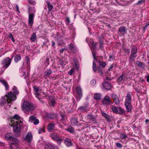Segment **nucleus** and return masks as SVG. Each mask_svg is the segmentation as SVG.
I'll use <instances>...</instances> for the list:
<instances>
[{"mask_svg":"<svg viewBox=\"0 0 149 149\" xmlns=\"http://www.w3.org/2000/svg\"><path fill=\"white\" fill-rule=\"evenodd\" d=\"M147 81L148 82H149V75H148L147 76Z\"/></svg>","mask_w":149,"mask_h":149,"instance_id":"obj_63","label":"nucleus"},{"mask_svg":"<svg viewBox=\"0 0 149 149\" xmlns=\"http://www.w3.org/2000/svg\"><path fill=\"white\" fill-rule=\"evenodd\" d=\"M96 83V81L95 79L92 80V81H91V84L94 85Z\"/></svg>","mask_w":149,"mask_h":149,"instance_id":"obj_54","label":"nucleus"},{"mask_svg":"<svg viewBox=\"0 0 149 149\" xmlns=\"http://www.w3.org/2000/svg\"><path fill=\"white\" fill-rule=\"evenodd\" d=\"M99 65L103 68H104L107 64L105 62H102L101 60H99L98 61Z\"/></svg>","mask_w":149,"mask_h":149,"instance_id":"obj_33","label":"nucleus"},{"mask_svg":"<svg viewBox=\"0 0 149 149\" xmlns=\"http://www.w3.org/2000/svg\"><path fill=\"white\" fill-rule=\"evenodd\" d=\"M125 75L122 74L121 76L119 77L117 80V82L119 83L125 79Z\"/></svg>","mask_w":149,"mask_h":149,"instance_id":"obj_28","label":"nucleus"},{"mask_svg":"<svg viewBox=\"0 0 149 149\" xmlns=\"http://www.w3.org/2000/svg\"><path fill=\"white\" fill-rule=\"evenodd\" d=\"M132 93H131L128 92L127 94L125 97V103H131L132 100Z\"/></svg>","mask_w":149,"mask_h":149,"instance_id":"obj_12","label":"nucleus"},{"mask_svg":"<svg viewBox=\"0 0 149 149\" xmlns=\"http://www.w3.org/2000/svg\"><path fill=\"white\" fill-rule=\"evenodd\" d=\"M79 97H77V101H79L80 100V98L81 97H79Z\"/></svg>","mask_w":149,"mask_h":149,"instance_id":"obj_64","label":"nucleus"},{"mask_svg":"<svg viewBox=\"0 0 149 149\" xmlns=\"http://www.w3.org/2000/svg\"><path fill=\"white\" fill-rule=\"evenodd\" d=\"M36 38V34L35 33H33L32 34V36L31 38V40L32 42H35Z\"/></svg>","mask_w":149,"mask_h":149,"instance_id":"obj_37","label":"nucleus"},{"mask_svg":"<svg viewBox=\"0 0 149 149\" xmlns=\"http://www.w3.org/2000/svg\"><path fill=\"white\" fill-rule=\"evenodd\" d=\"M12 59L8 57L4 59L1 63L3 68H7L10 64Z\"/></svg>","mask_w":149,"mask_h":149,"instance_id":"obj_8","label":"nucleus"},{"mask_svg":"<svg viewBox=\"0 0 149 149\" xmlns=\"http://www.w3.org/2000/svg\"><path fill=\"white\" fill-rule=\"evenodd\" d=\"M126 28L124 26H121L119 29L118 33H127Z\"/></svg>","mask_w":149,"mask_h":149,"instance_id":"obj_18","label":"nucleus"},{"mask_svg":"<svg viewBox=\"0 0 149 149\" xmlns=\"http://www.w3.org/2000/svg\"><path fill=\"white\" fill-rule=\"evenodd\" d=\"M91 47L94 49H96L95 43H94V42H93L92 41L91 43Z\"/></svg>","mask_w":149,"mask_h":149,"instance_id":"obj_49","label":"nucleus"},{"mask_svg":"<svg viewBox=\"0 0 149 149\" xmlns=\"http://www.w3.org/2000/svg\"><path fill=\"white\" fill-rule=\"evenodd\" d=\"M66 130L71 133H72L74 131V128L71 126H69L67 129H66Z\"/></svg>","mask_w":149,"mask_h":149,"instance_id":"obj_39","label":"nucleus"},{"mask_svg":"<svg viewBox=\"0 0 149 149\" xmlns=\"http://www.w3.org/2000/svg\"><path fill=\"white\" fill-rule=\"evenodd\" d=\"M57 115L56 113L50 114L49 117L51 119H55L57 118Z\"/></svg>","mask_w":149,"mask_h":149,"instance_id":"obj_36","label":"nucleus"},{"mask_svg":"<svg viewBox=\"0 0 149 149\" xmlns=\"http://www.w3.org/2000/svg\"><path fill=\"white\" fill-rule=\"evenodd\" d=\"M124 105L127 112H129L131 111L132 106L131 103H124Z\"/></svg>","mask_w":149,"mask_h":149,"instance_id":"obj_20","label":"nucleus"},{"mask_svg":"<svg viewBox=\"0 0 149 149\" xmlns=\"http://www.w3.org/2000/svg\"><path fill=\"white\" fill-rule=\"evenodd\" d=\"M103 87L105 89L110 90L111 88V84L109 82H104L102 83Z\"/></svg>","mask_w":149,"mask_h":149,"instance_id":"obj_16","label":"nucleus"},{"mask_svg":"<svg viewBox=\"0 0 149 149\" xmlns=\"http://www.w3.org/2000/svg\"><path fill=\"white\" fill-rule=\"evenodd\" d=\"M94 97L96 100H100L101 99V95L99 93H96L94 95Z\"/></svg>","mask_w":149,"mask_h":149,"instance_id":"obj_38","label":"nucleus"},{"mask_svg":"<svg viewBox=\"0 0 149 149\" xmlns=\"http://www.w3.org/2000/svg\"><path fill=\"white\" fill-rule=\"evenodd\" d=\"M76 92L78 93L79 96V97H81L82 95V93L81 87L79 86H77L76 88Z\"/></svg>","mask_w":149,"mask_h":149,"instance_id":"obj_23","label":"nucleus"},{"mask_svg":"<svg viewBox=\"0 0 149 149\" xmlns=\"http://www.w3.org/2000/svg\"><path fill=\"white\" fill-rule=\"evenodd\" d=\"M55 125L53 123H50L47 125V130L49 132L54 130Z\"/></svg>","mask_w":149,"mask_h":149,"instance_id":"obj_17","label":"nucleus"},{"mask_svg":"<svg viewBox=\"0 0 149 149\" xmlns=\"http://www.w3.org/2000/svg\"><path fill=\"white\" fill-rule=\"evenodd\" d=\"M75 64V66L77 68V69H78V68L79 67V64L77 63H74Z\"/></svg>","mask_w":149,"mask_h":149,"instance_id":"obj_60","label":"nucleus"},{"mask_svg":"<svg viewBox=\"0 0 149 149\" xmlns=\"http://www.w3.org/2000/svg\"><path fill=\"white\" fill-rule=\"evenodd\" d=\"M9 38H11L12 39H13V36H12V34L10 33L9 34Z\"/></svg>","mask_w":149,"mask_h":149,"instance_id":"obj_61","label":"nucleus"},{"mask_svg":"<svg viewBox=\"0 0 149 149\" xmlns=\"http://www.w3.org/2000/svg\"><path fill=\"white\" fill-rule=\"evenodd\" d=\"M5 96L7 102L8 103L12 101H14L16 99L15 95L13 93L10 92L8 94L6 95Z\"/></svg>","mask_w":149,"mask_h":149,"instance_id":"obj_6","label":"nucleus"},{"mask_svg":"<svg viewBox=\"0 0 149 149\" xmlns=\"http://www.w3.org/2000/svg\"><path fill=\"white\" fill-rule=\"evenodd\" d=\"M118 112L120 114H122L125 113L124 110L121 107L118 108Z\"/></svg>","mask_w":149,"mask_h":149,"instance_id":"obj_34","label":"nucleus"},{"mask_svg":"<svg viewBox=\"0 0 149 149\" xmlns=\"http://www.w3.org/2000/svg\"><path fill=\"white\" fill-rule=\"evenodd\" d=\"M116 145L119 148H121L122 147L121 144L120 143H116Z\"/></svg>","mask_w":149,"mask_h":149,"instance_id":"obj_52","label":"nucleus"},{"mask_svg":"<svg viewBox=\"0 0 149 149\" xmlns=\"http://www.w3.org/2000/svg\"><path fill=\"white\" fill-rule=\"evenodd\" d=\"M92 54H93V58L94 59V60H95L96 61H98V59H97V60L95 59V53L94 52H92Z\"/></svg>","mask_w":149,"mask_h":149,"instance_id":"obj_57","label":"nucleus"},{"mask_svg":"<svg viewBox=\"0 0 149 149\" xmlns=\"http://www.w3.org/2000/svg\"><path fill=\"white\" fill-rule=\"evenodd\" d=\"M100 48L102 49V48H103V44L101 42L100 44Z\"/></svg>","mask_w":149,"mask_h":149,"instance_id":"obj_58","label":"nucleus"},{"mask_svg":"<svg viewBox=\"0 0 149 149\" xmlns=\"http://www.w3.org/2000/svg\"><path fill=\"white\" fill-rule=\"evenodd\" d=\"M78 121L76 118H73L71 120V123L72 125L75 126L77 125Z\"/></svg>","mask_w":149,"mask_h":149,"instance_id":"obj_24","label":"nucleus"},{"mask_svg":"<svg viewBox=\"0 0 149 149\" xmlns=\"http://www.w3.org/2000/svg\"><path fill=\"white\" fill-rule=\"evenodd\" d=\"M45 149H58L56 146H52L50 144H48L45 146Z\"/></svg>","mask_w":149,"mask_h":149,"instance_id":"obj_22","label":"nucleus"},{"mask_svg":"<svg viewBox=\"0 0 149 149\" xmlns=\"http://www.w3.org/2000/svg\"><path fill=\"white\" fill-rule=\"evenodd\" d=\"M5 138L7 140L11 141V143H12L13 141L15 142H18L19 141V140L16 138L12 137L10 133L6 134Z\"/></svg>","mask_w":149,"mask_h":149,"instance_id":"obj_10","label":"nucleus"},{"mask_svg":"<svg viewBox=\"0 0 149 149\" xmlns=\"http://www.w3.org/2000/svg\"><path fill=\"white\" fill-rule=\"evenodd\" d=\"M35 12V10L34 8H30L29 9V13H32L31 14H29L28 24L29 25L32 26L34 21V13Z\"/></svg>","mask_w":149,"mask_h":149,"instance_id":"obj_4","label":"nucleus"},{"mask_svg":"<svg viewBox=\"0 0 149 149\" xmlns=\"http://www.w3.org/2000/svg\"><path fill=\"white\" fill-rule=\"evenodd\" d=\"M52 71L51 69H47L44 72V74L47 76H48L51 74Z\"/></svg>","mask_w":149,"mask_h":149,"instance_id":"obj_35","label":"nucleus"},{"mask_svg":"<svg viewBox=\"0 0 149 149\" xmlns=\"http://www.w3.org/2000/svg\"><path fill=\"white\" fill-rule=\"evenodd\" d=\"M19 119V116L15 114L10 118V121L9 123V125L13 127L14 132L18 134H20L21 130L20 125L22 123Z\"/></svg>","mask_w":149,"mask_h":149,"instance_id":"obj_1","label":"nucleus"},{"mask_svg":"<svg viewBox=\"0 0 149 149\" xmlns=\"http://www.w3.org/2000/svg\"><path fill=\"white\" fill-rule=\"evenodd\" d=\"M36 117L34 116H31L29 118V121L31 122H33L36 119Z\"/></svg>","mask_w":149,"mask_h":149,"instance_id":"obj_41","label":"nucleus"},{"mask_svg":"<svg viewBox=\"0 0 149 149\" xmlns=\"http://www.w3.org/2000/svg\"><path fill=\"white\" fill-rule=\"evenodd\" d=\"M102 103L106 105H109L112 103L110 97L107 95L105 96L103 98Z\"/></svg>","mask_w":149,"mask_h":149,"instance_id":"obj_9","label":"nucleus"},{"mask_svg":"<svg viewBox=\"0 0 149 149\" xmlns=\"http://www.w3.org/2000/svg\"><path fill=\"white\" fill-rule=\"evenodd\" d=\"M113 65H111L110 67L109 68V69H108V70H111L112 68H113Z\"/></svg>","mask_w":149,"mask_h":149,"instance_id":"obj_59","label":"nucleus"},{"mask_svg":"<svg viewBox=\"0 0 149 149\" xmlns=\"http://www.w3.org/2000/svg\"><path fill=\"white\" fill-rule=\"evenodd\" d=\"M39 120L38 119H36L33 122V124L35 125H37L39 123Z\"/></svg>","mask_w":149,"mask_h":149,"instance_id":"obj_48","label":"nucleus"},{"mask_svg":"<svg viewBox=\"0 0 149 149\" xmlns=\"http://www.w3.org/2000/svg\"><path fill=\"white\" fill-rule=\"evenodd\" d=\"M18 142H15L13 141L11 143V144L10 146V149H19L18 146Z\"/></svg>","mask_w":149,"mask_h":149,"instance_id":"obj_15","label":"nucleus"},{"mask_svg":"<svg viewBox=\"0 0 149 149\" xmlns=\"http://www.w3.org/2000/svg\"><path fill=\"white\" fill-rule=\"evenodd\" d=\"M21 57L19 54L16 55L14 57V60L16 62H17L21 60Z\"/></svg>","mask_w":149,"mask_h":149,"instance_id":"obj_25","label":"nucleus"},{"mask_svg":"<svg viewBox=\"0 0 149 149\" xmlns=\"http://www.w3.org/2000/svg\"><path fill=\"white\" fill-rule=\"evenodd\" d=\"M33 135L31 132L28 133L26 137L24 138V139L29 142H30L33 139Z\"/></svg>","mask_w":149,"mask_h":149,"instance_id":"obj_13","label":"nucleus"},{"mask_svg":"<svg viewBox=\"0 0 149 149\" xmlns=\"http://www.w3.org/2000/svg\"><path fill=\"white\" fill-rule=\"evenodd\" d=\"M145 2V0H141L139 1L136 3V5L143 4Z\"/></svg>","mask_w":149,"mask_h":149,"instance_id":"obj_45","label":"nucleus"},{"mask_svg":"<svg viewBox=\"0 0 149 149\" xmlns=\"http://www.w3.org/2000/svg\"><path fill=\"white\" fill-rule=\"evenodd\" d=\"M93 71L95 72L97 71V68H96V65L94 62H93Z\"/></svg>","mask_w":149,"mask_h":149,"instance_id":"obj_42","label":"nucleus"},{"mask_svg":"<svg viewBox=\"0 0 149 149\" xmlns=\"http://www.w3.org/2000/svg\"><path fill=\"white\" fill-rule=\"evenodd\" d=\"M45 128L44 127L40 128L39 129L38 133L39 134L42 133L43 132H45Z\"/></svg>","mask_w":149,"mask_h":149,"instance_id":"obj_43","label":"nucleus"},{"mask_svg":"<svg viewBox=\"0 0 149 149\" xmlns=\"http://www.w3.org/2000/svg\"><path fill=\"white\" fill-rule=\"evenodd\" d=\"M66 20L67 22L66 23L67 24H68L70 22V21L69 18L67 17L66 19Z\"/></svg>","mask_w":149,"mask_h":149,"instance_id":"obj_56","label":"nucleus"},{"mask_svg":"<svg viewBox=\"0 0 149 149\" xmlns=\"http://www.w3.org/2000/svg\"><path fill=\"white\" fill-rule=\"evenodd\" d=\"M49 98L51 102V105L54 107L56 104L55 100L51 96H49Z\"/></svg>","mask_w":149,"mask_h":149,"instance_id":"obj_29","label":"nucleus"},{"mask_svg":"<svg viewBox=\"0 0 149 149\" xmlns=\"http://www.w3.org/2000/svg\"><path fill=\"white\" fill-rule=\"evenodd\" d=\"M49 136L51 139L53 140L56 141L59 145L61 144L64 140V139L58 132L52 133L50 134Z\"/></svg>","mask_w":149,"mask_h":149,"instance_id":"obj_2","label":"nucleus"},{"mask_svg":"<svg viewBox=\"0 0 149 149\" xmlns=\"http://www.w3.org/2000/svg\"><path fill=\"white\" fill-rule=\"evenodd\" d=\"M0 82L2 83L5 86L6 90H7L9 88V86H8L7 82L4 80H0Z\"/></svg>","mask_w":149,"mask_h":149,"instance_id":"obj_26","label":"nucleus"},{"mask_svg":"<svg viewBox=\"0 0 149 149\" xmlns=\"http://www.w3.org/2000/svg\"><path fill=\"white\" fill-rule=\"evenodd\" d=\"M102 115L103 116H104L105 117L106 119H107L108 120H109V116L106 113H102Z\"/></svg>","mask_w":149,"mask_h":149,"instance_id":"obj_44","label":"nucleus"},{"mask_svg":"<svg viewBox=\"0 0 149 149\" xmlns=\"http://www.w3.org/2000/svg\"><path fill=\"white\" fill-rule=\"evenodd\" d=\"M110 107V109L114 113H116L118 112V109L112 105Z\"/></svg>","mask_w":149,"mask_h":149,"instance_id":"obj_40","label":"nucleus"},{"mask_svg":"<svg viewBox=\"0 0 149 149\" xmlns=\"http://www.w3.org/2000/svg\"><path fill=\"white\" fill-rule=\"evenodd\" d=\"M23 110H25L27 111H32L34 109L33 104L28 102L25 101L23 103Z\"/></svg>","mask_w":149,"mask_h":149,"instance_id":"obj_5","label":"nucleus"},{"mask_svg":"<svg viewBox=\"0 0 149 149\" xmlns=\"http://www.w3.org/2000/svg\"><path fill=\"white\" fill-rule=\"evenodd\" d=\"M96 117L95 116L92 115L91 114H88L87 116L88 119L89 120L91 121L93 123H96Z\"/></svg>","mask_w":149,"mask_h":149,"instance_id":"obj_14","label":"nucleus"},{"mask_svg":"<svg viewBox=\"0 0 149 149\" xmlns=\"http://www.w3.org/2000/svg\"><path fill=\"white\" fill-rule=\"evenodd\" d=\"M64 50H65V49L64 48H62L60 49V51L62 53L64 51Z\"/></svg>","mask_w":149,"mask_h":149,"instance_id":"obj_62","label":"nucleus"},{"mask_svg":"<svg viewBox=\"0 0 149 149\" xmlns=\"http://www.w3.org/2000/svg\"><path fill=\"white\" fill-rule=\"evenodd\" d=\"M137 47H134L132 48L130 56L129 59L132 61H134V59L137 56Z\"/></svg>","mask_w":149,"mask_h":149,"instance_id":"obj_7","label":"nucleus"},{"mask_svg":"<svg viewBox=\"0 0 149 149\" xmlns=\"http://www.w3.org/2000/svg\"><path fill=\"white\" fill-rule=\"evenodd\" d=\"M136 63L141 68H143V65L141 62L139 61H136Z\"/></svg>","mask_w":149,"mask_h":149,"instance_id":"obj_46","label":"nucleus"},{"mask_svg":"<svg viewBox=\"0 0 149 149\" xmlns=\"http://www.w3.org/2000/svg\"><path fill=\"white\" fill-rule=\"evenodd\" d=\"M69 49L74 52L77 51V49L76 47L72 44L71 43L69 45Z\"/></svg>","mask_w":149,"mask_h":149,"instance_id":"obj_21","label":"nucleus"},{"mask_svg":"<svg viewBox=\"0 0 149 149\" xmlns=\"http://www.w3.org/2000/svg\"><path fill=\"white\" fill-rule=\"evenodd\" d=\"M111 96L114 102L116 104L119 105L120 104V101L118 96L114 93L111 94Z\"/></svg>","mask_w":149,"mask_h":149,"instance_id":"obj_11","label":"nucleus"},{"mask_svg":"<svg viewBox=\"0 0 149 149\" xmlns=\"http://www.w3.org/2000/svg\"><path fill=\"white\" fill-rule=\"evenodd\" d=\"M59 63L62 65L63 66L65 65V62L62 60L59 61Z\"/></svg>","mask_w":149,"mask_h":149,"instance_id":"obj_53","label":"nucleus"},{"mask_svg":"<svg viewBox=\"0 0 149 149\" xmlns=\"http://www.w3.org/2000/svg\"><path fill=\"white\" fill-rule=\"evenodd\" d=\"M29 2L31 4L35 5L36 4V2L32 0H29Z\"/></svg>","mask_w":149,"mask_h":149,"instance_id":"obj_50","label":"nucleus"},{"mask_svg":"<svg viewBox=\"0 0 149 149\" xmlns=\"http://www.w3.org/2000/svg\"><path fill=\"white\" fill-rule=\"evenodd\" d=\"M47 3V7L48 9V10L50 11L52 9H53V6L48 1H46Z\"/></svg>","mask_w":149,"mask_h":149,"instance_id":"obj_30","label":"nucleus"},{"mask_svg":"<svg viewBox=\"0 0 149 149\" xmlns=\"http://www.w3.org/2000/svg\"><path fill=\"white\" fill-rule=\"evenodd\" d=\"M64 143L68 147H70L72 146V144L71 140L68 138H66L65 139Z\"/></svg>","mask_w":149,"mask_h":149,"instance_id":"obj_19","label":"nucleus"},{"mask_svg":"<svg viewBox=\"0 0 149 149\" xmlns=\"http://www.w3.org/2000/svg\"><path fill=\"white\" fill-rule=\"evenodd\" d=\"M127 137L126 135L124 134H121L120 136V137L121 139H125Z\"/></svg>","mask_w":149,"mask_h":149,"instance_id":"obj_51","label":"nucleus"},{"mask_svg":"<svg viewBox=\"0 0 149 149\" xmlns=\"http://www.w3.org/2000/svg\"><path fill=\"white\" fill-rule=\"evenodd\" d=\"M34 94L36 97L39 99L41 98L42 96V93H43L44 95L45 93L42 91L41 88L40 87H37L36 86H33Z\"/></svg>","mask_w":149,"mask_h":149,"instance_id":"obj_3","label":"nucleus"},{"mask_svg":"<svg viewBox=\"0 0 149 149\" xmlns=\"http://www.w3.org/2000/svg\"><path fill=\"white\" fill-rule=\"evenodd\" d=\"M74 72V68H72L68 72V74L70 75L72 74Z\"/></svg>","mask_w":149,"mask_h":149,"instance_id":"obj_47","label":"nucleus"},{"mask_svg":"<svg viewBox=\"0 0 149 149\" xmlns=\"http://www.w3.org/2000/svg\"><path fill=\"white\" fill-rule=\"evenodd\" d=\"M45 63L46 64L47 66L48 65H49V60L48 58H47L46 59Z\"/></svg>","mask_w":149,"mask_h":149,"instance_id":"obj_55","label":"nucleus"},{"mask_svg":"<svg viewBox=\"0 0 149 149\" xmlns=\"http://www.w3.org/2000/svg\"><path fill=\"white\" fill-rule=\"evenodd\" d=\"M12 90L15 94L17 95L19 94V92L17 88L15 86H13Z\"/></svg>","mask_w":149,"mask_h":149,"instance_id":"obj_32","label":"nucleus"},{"mask_svg":"<svg viewBox=\"0 0 149 149\" xmlns=\"http://www.w3.org/2000/svg\"><path fill=\"white\" fill-rule=\"evenodd\" d=\"M78 110L80 112H84L88 111V109L86 107H81L78 108Z\"/></svg>","mask_w":149,"mask_h":149,"instance_id":"obj_27","label":"nucleus"},{"mask_svg":"<svg viewBox=\"0 0 149 149\" xmlns=\"http://www.w3.org/2000/svg\"><path fill=\"white\" fill-rule=\"evenodd\" d=\"M6 102H7V100L6 97V96L4 97H2L0 101V103L2 104H3Z\"/></svg>","mask_w":149,"mask_h":149,"instance_id":"obj_31","label":"nucleus"}]
</instances>
